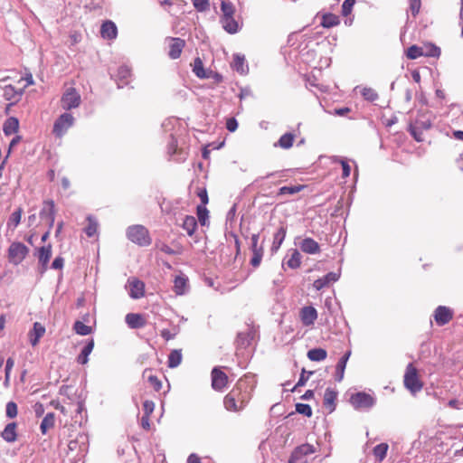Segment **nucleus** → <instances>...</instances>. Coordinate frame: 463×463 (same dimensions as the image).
Listing matches in <instances>:
<instances>
[{"label": "nucleus", "instance_id": "obj_1", "mask_svg": "<svg viewBox=\"0 0 463 463\" xmlns=\"http://www.w3.org/2000/svg\"><path fill=\"white\" fill-rule=\"evenodd\" d=\"M250 398V391L246 383L240 380L231 392L226 394L223 404L226 410L237 412L246 407Z\"/></svg>", "mask_w": 463, "mask_h": 463}, {"label": "nucleus", "instance_id": "obj_2", "mask_svg": "<svg viewBox=\"0 0 463 463\" xmlns=\"http://www.w3.org/2000/svg\"><path fill=\"white\" fill-rule=\"evenodd\" d=\"M127 237L132 242L142 247L151 244L148 230L140 224L129 226L127 230Z\"/></svg>", "mask_w": 463, "mask_h": 463}, {"label": "nucleus", "instance_id": "obj_3", "mask_svg": "<svg viewBox=\"0 0 463 463\" xmlns=\"http://www.w3.org/2000/svg\"><path fill=\"white\" fill-rule=\"evenodd\" d=\"M89 447V439L88 436L84 433H79L75 439H71L68 443V454L75 452V456L72 457V459H80L82 458L87 451Z\"/></svg>", "mask_w": 463, "mask_h": 463}, {"label": "nucleus", "instance_id": "obj_4", "mask_svg": "<svg viewBox=\"0 0 463 463\" xmlns=\"http://www.w3.org/2000/svg\"><path fill=\"white\" fill-rule=\"evenodd\" d=\"M52 254V246L51 243L36 248L34 255L38 259V271L41 275H43L49 268V261Z\"/></svg>", "mask_w": 463, "mask_h": 463}, {"label": "nucleus", "instance_id": "obj_5", "mask_svg": "<svg viewBox=\"0 0 463 463\" xmlns=\"http://www.w3.org/2000/svg\"><path fill=\"white\" fill-rule=\"evenodd\" d=\"M403 382L405 387L413 393L421 390L422 383L418 377L417 369L412 365V364H409L407 365Z\"/></svg>", "mask_w": 463, "mask_h": 463}, {"label": "nucleus", "instance_id": "obj_6", "mask_svg": "<svg viewBox=\"0 0 463 463\" xmlns=\"http://www.w3.org/2000/svg\"><path fill=\"white\" fill-rule=\"evenodd\" d=\"M350 403L355 410H369L375 404V399L364 392H359L352 394Z\"/></svg>", "mask_w": 463, "mask_h": 463}, {"label": "nucleus", "instance_id": "obj_7", "mask_svg": "<svg viewBox=\"0 0 463 463\" xmlns=\"http://www.w3.org/2000/svg\"><path fill=\"white\" fill-rule=\"evenodd\" d=\"M29 249L22 242H13L8 249V259L14 265L20 264L27 256Z\"/></svg>", "mask_w": 463, "mask_h": 463}, {"label": "nucleus", "instance_id": "obj_8", "mask_svg": "<svg viewBox=\"0 0 463 463\" xmlns=\"http://www.w3.org/2000/svg\"><path fill=\"white\" fill-rule=\"evenodd\" d=\"M73 124V116L70 113H63L55 120L52 132L56 137H61Z\"/></svg>", "mask_w": 463, "mask_h": 463}, {"label": "nucleus", "instance_id": "obj_9", "mask_svg": "<svg viewBox=\"0 0 463 463\" xmlns=\"http://www.w3.org/2000/svg\"><path fill=\"white\" fill-rule=\"evenodd\" d=\"M80 95L75 88L70 87L63 93L61 104L63 109L70 110L78 108L80 104Z\"/></svg>", "mask_w": 463, "mask_h": 463}, {"label": "nucleus", "instance_id": "obj_10", "mask_svg": "<svg viewBox=\"0 0 463 463\" xmlns=\"http://www.w3.org/2000/svg\"><path fill=\"white\" fill-rule=\"evenodd\" d=\"M212 387L215 391H222L223 388L227 385L228 376L225 373L220 370L217 367H214L212 370Z\"/></svg>", "mask_w": 463, "mask_h": 463}, {"label": "nucleus", "instance_id": "obj_11", "mask_svg": "<svg viewBox=\"0 0 463 463\" xmlns=\"http://www.w3.org/2000/svg\"><path fill=\"white\" fill-rule=\"evenodd\" d=\"M453 317L452 311L444 306H439L434 311V319L439 326L448 324Z\"/></svg>", "mask_w": 463, "mask_h": 463}, {"label": "nucleus", "instance_id": "obj_12", "mask_svg": "<svg viewBox=\"0 0 463 463\" xmlns=\"http://www.w3.org/2000/svg\"><path fill=\"white\" fill-rule=\"evenodd\" d=\"M129 296L134 299H138L145 295V283L138 279H128Z\"/></svg>", "mask_w": 463, "mask_h": 463}, {"label": "nucleus", "instance_id": "obj_13", "mask_svg": "<svg viewBox=\"0 0 463 463\" xmlns=\"http://www.w3.org/2000/svg\"><path fill=\"white\" fill-rule=\"evenodd\" d=\"M171 41L169 45L168 55L171 59L175 60L181 56L182 51L185 46V41L181 38H168Z\"/></svg>", "mask_w": 463, "mask_h": 463}, {"label": "nucleus", "instance_id": "obj_14", "mask_svg": "<svg viewBox=\"0 0 463 463\" xmlns=\"http://www.w3.org/2000/svg\"><path fill=\"white\" fill-rule=\"evenodd\" d=\"M300 317L304 326H311L317 318V309L311 306L304 307L300 311Z\"/></svg>", "mask_w": 463, "mask_h": 463}, {"label": "nucleus", "instance_id": "obj_15", "mask_svg": "<svg viewBox=\"0 0 463 463\" xmlns=\"http://www.w3.org/2000/svg\"><path fill=\"white\" fill-rule=\"evenodd\" d=\"M300 250L307 254H317L320 252L319 244L312 238H305L299 244Z\"/></svg>", "mask_w": 463, "mask_h": 463}, {"label": "nucleus", "instance_id": "obj_16", "mask_svg": "<svg viewBox=\"0 0 463 463\" xmlns=\"http://www.w3.org/2000/svg\"><path fill=\"white\" fill-rule=\"evenodd\" d=\"M125 321L132 329L142 328L146 325L143 316L137 313H128L125 317Z\"/></svg>", "mask_w": 463, "mask_h": 463}, {"label": "nucleus", "instance_id": "obj_17", "mask_svg": "<svg viewBox=\"0 0 463 463\" xmlns=\"http://www.w3.org/2000/svg\"><path fill=\"white\" fill-rule=\"evenodd\" d=\"M287 234V227L280 225L273 235V241L270 248L272 252H277L283 243Z\"/></svg>", "mask_w": 463, "mask_h": 463}, {"label": "nucleus", "instance_id": "obj_18", "mask_svg": "<svg viewBox=\"0 0 463 463\" xmlns=\"http://www.w3.org/2000/svg\"><path fill=\"white\" fill-rule=\"evenodd\" d=\"M45 333V327L39 322H35L33 324V330L29 332L30 343L33 346L38 345L41 337L43 336Z\"/></svg>", "mask_w": 463, "mask_h": 463}, {"label": "nucleus", "instance_id": "obj_19", "mask_svg": "<svg viewBox=\"0 0 463 463\" xmlns=\"http://www.w3.org/2000/svg\"><path fill=\"white\" fill-rule=\"evenodd\" d=\"M100 33L104 39H115L118 33L116 24L111 21L104 22L100 28Z\"/></svg>", "mask_w": 463, "mask_h": 463}, {"label": "nucleus", "instance_id": "obj_20", "mask_svg": "<svg viewBox=\"0 0 463 463\" xmlns=\"http://www.w3.org/2000/svg\"><path fill=\"white\" fill-rule=\"evenodd\" d=\"M40 217L42 219L47 218L49 221V230L54 223V203L52 201L45 202L44 206L40 212Z\"/></svg>", "mask_w": 463, "mask_h": 463}, {"label": "nucleus", "instance_id": "obj_21", "mask_svg": "<svg viewBox=\"0 0 463 463\" xmlns=\"http://www.w3.org/2000/svg\"><path fill=\"white\" fill-rule=\"evenodd\" d=\"M337 397V392L331 388H326L324 395V406L332 412L335 410V400Z\"/></svg>", "mask_w": 463, "mask_h": 463}, {"label": "nucleus", "instance_id": "obj_22", "mask_svg": "<svg viewBox=\"0 0 463 463\" xmlns=\"http://www.w3.org/2000/svg\"><path fill=\"white\" fill-rule=\"evenodd\" d=\"M432 125V117L428 112L419 113L415 124L413 126H417L420 130H427L430 128Z\"/></svg>", "mask_w": 463, "mask_h": 463}, {"label": "nucleus", "instance_id": "obj_23", "mask_svg": "<svg viewBox=\"0 0 463 463\" xmlns=\"http://www.w3.org/2000/svg\"><path fill=\"white\" fill-rule=\"evenodd\" d=\"M188 279L184 275L176 276L174 280V291L176 295H184L187 291Z\"/></svg>", "mask_w": 463, "mask_h": 463}, {"label": "nucleus", "instance_id": "obj_24", "mask_svg": "<svg viewBox=\"0 0 463 463\" xmlns=\"http://www.w3.org/2000/svg\"><path fill=\"white\" fill-rule=\"evenodd\" d=\"M351 355V351L345 353L338 361L335 368V381L341 382L344 378L346 363Z\"/></svg>", "mask_w": 463, "mask_h": 463}, {"label": "nucleus", "instance_id": "obj_25", "mask_svg": "<svg viewBox=\"0 0 463 463\" xmlns=\"http://www.w3.org/2000/svg\"><path fill=\"white\" fill-rule=\"evenodd\" d=\"M19 121L14 117L8 118L3 126V131L5 136H11L18 131Z\"/></svg>", "mask_w": 463, "mask_h": 463}, {"label": "nucleus", "instance_id": "obj_26", "mask_svg": "<svg viewBox=\"0 0 463 463\" xmlns=\"http://www.w3.org/2000/svg\"><path fill=\"white\" fill-rule=\"evenodd\" d=\"M1 437L7 442H14L16 440V424L14 422L8 423L1 432Z\"/></svg>", "mask_w": 463, "mask_h": 463}, {"label": "nucleus", "instance_id": "obj_27", "mask_svg": "<svg viewBox=\"0 0 463 463\" xmlns=\"http://www.w3.org/2000/svg\"><path fill=\"white\" fill-rule=\"evenodd\" d=\"M94 347V340L90 339L81 350L80 354L77 357V362L80 364H86L89 361V355L92 352Z\"/></svg>", "mask_w": 463, "mask_h": 463}, {"label": "nucleus", "instance_id": "obj_28", "mask_svg": "<svg viewBox=\"0 0 463 463\" xmlns=\"http://www.w3.org/2000/svg\"><path fill=\"white\" fill-rule=\"evenodd\" d=\"M295 140V135L292 133H286L282 135L277 143L274 144L275 146H279L283 149H288L293 146V142Z\"/></svg>", "mask_w": 463, "mask_h": 463}, {"label": "nucleus", "instance_id": "obj_29", "mask_svg": "<svg viewBox=\"0 0 463 463\" xmlns=\"http://www.w3.org/2000/svg\"><path fill=\"white\" fill-rule=\"evenodd\" d=\"M23 93V90H16L12 85H6L4 89V97L7 100H18Z\"/></svg>", "mask_w": 463, "mask_h": 463}, {"label": "nucleus", "instance_id": "obj_30", "mask_svg": "<svg viewBox=\"0 0 463 463\" xmlns=\"http://www.w3.org/2000/svg\"><path fill=\"white\" fill-rule=\"evenodd\" d=\"M183 228L186 231L189 236H192L197 228V221L195 217L192 215H186L183 222Z\"/></svg>", "mask_w": 463, "mask_h": 463}, {"label": "nucleus", "instance_id": "obj_31", "mask_svg": "<svg viewBox=\"0 0 463 463\" xmlns=\"http://www.w3.org/2000/svg\"><path fill=\"white\" fill-rule=\"evenodd\" d=\"M55 421V415L52 412L47 413L43 419L40 429L43 434H46L47 431L53 428Z\"/></svg>", "mask_w": 463, "mask_h": 463}, {"label": "nucleus", "instance_id": "obj_32", "mask_svg": "<svg viewBox=\"0 0 463 463\" xmlns=\"http://www.w3.org/2000/svg\"><path fill=\"white\" fill-rule=\"evenodd\" d=\"M221 23L223 29L229 33H235L238 31V23L233 17H222Z\"/></svg>", "mask_w": 463, "mask_h": 463}, {"label": "nucleus", "instance_id": "obj_33", "mask_svg": "<svg viewBox=\"0 0 463 463\" xmlns=\"http://www.w3.org/2000/svg\"><path fill=\"white\" fill-rule=\"evenodd\" d=\"M327 353L323 348H314L307 352V357L311 361L320 362L326 358Z\"/></svg>", "mask_w": 463, "mask_h": 463}, {"label": "nucleus", "instance_id": "obj_34", "mask_svg": "<svg viewBox=\"0 0 463 463\" xmlns=\"http://www.w3.org/2000/svg\"><path fill=\"white\" fill-rule=\"evenodd\" d=\"M286 264L290 269H298L301 264V254L298 250H293L291 255L286 260Z\"/></svg>", "mask_w": 463, "mask_h": 463}, {"label": "nucleus", "instance_id": "obj_35", "mask_svg": "<svg viewBox=\"0 0 463 463\" xmlns=\"http://www.w3.org/2000/svg\"><path fill=\"white\" fill-rule=\"evenodd\" d=\"M388 444L387 443H380L373 449V455L378 459L379 462H382L386 457L388 451Z\"/></svg>", "mask_w": 463, "mask_h": 463}, {"label": "nucleus", "instance_id": "obj_36", "mask_svg": "<svg viewBox=\"0 0 463 463\" xmlns=\"http://www.w3.org/2000/svg\"><path fill=\"white\" fill-rule=\"evenodd\" d=\"M182 361V354L180 350H173L168 356V366L170 368L177 367Z\"/></svg>", "mask_w": 463, "mask_h": 463}, {"label": "nucleus", "instance_id": "obj_37", "mask_svg": "<svg viewBox=\"0 0 463 463\" xmlns=\"http://www.w3.org/2000/svg\"><path fill=\"white\" fill-rule=\"evenodd\" d=\"M339 24V18L332 14H325L322 18L321 24L326 28H331Z\"/></svg>", "mask_w": 463, "mask_h": 463}, {"label": "nucleus", "instance_id": "obj_38", "mask_svg": "<svg viewBox=\"0 0 463 463\" xmlns=\"http://www.w3.org/2000/svg\"><path fill=\"white\" fill-rule=\"evenodd\" d=\"M196 213L198 217V221L202 226L206 225L209 218V211L203 205H198L196 208Z\"/></svg>", "mask_w": 463, "mask_h": 463}, {"label": "nucleus", "instance_id": "obj_39", "mask_svg": "<svg viewBox=\"0 0 463 463\" xmlns=\"http://www.w3.org/2000/svg\"><path fill=\"white\" fill-rule=\"evenodd\" d=\"M406 56L411 60L418 59L423 56V47H419L417 45H411L406 51Z\"/></svg>", "mask_w": 463, "mask_h": 463}, {"label": "nucleus", "instance_id": "obj_40", "mask_svg": "<svg viewBox=\"0 0 463 463\" xmlns=\"http://www.w3.org/2000/svg\"><path fill=\"white\" fill-rule=\"evenodd\" d=\"M73 329L80 335H87L91 332V327L85 325L81 321H76L74 323Z\"/></svg>", "mask_w": 463, "mask_h": 463}, {"label": "nucleus", "instance_id": "obj_41", "mask_svg": "<svg viewBox=\"0 0 463 463\" xmlns=\"http://www.w3.org/2000/svg\"><path fill=\"white\" fill-rule=\"evenodd\" d=\"M244 62H245V57L243 55L235 54L233 57L232 67L238 72L243 73L245 71Z\"/></svg>", "mask_w": 463, "mask_h": 463}, {"label": "nucleus", "instance_id": "obj_42", "mask_svg": "<svg viewBox=\"0 0 463 463\" xmlns=\"http://www.w3.org/2000/svg\"><path fill=\"white\" fill-rule=\"evenodd\" d=\"M193 71L194 74L201 79H204L207 77L203 69V61L200 58L194 59Z\"/></svg>", "mask_w": 463, "mask_h": 463}, {"label": "nucleus", "instance_id": "obj_43", "mask_svg": "<svg viewBox=\"0 0 463 463\" xmlns=\"http://www.w3.org/2000/svg\"><path fill=\"white\" fill-rule=\"evenodd\" d=\"M303 185H291V186H283L280 187L279 190V195H285V194H295L297 193H299L303 189Z\"/></svg>", "mask_w": 463, "mask_h": 463}, {"label": "nucleus", "instance_id": "obj_44", "mask_svg": "<svg viewBox=\"0 0 463 463\" xmlns=\"http://www.w3.org/2000/svg\"><path fill=\"white\" fill-rule=\"evenodd\" d=\"M440 54V49L433 44L425 45L423 47V56L438 57Z\"/></svg>", "mask_w": 463, "mask_h": 463}, {"label": "nucleus", "instance_id": "obj_45", "mask_svg": "<svg viewBox=\"0 0 463 463\" xmlns=\"http://www.w3.org/2000/svg\"><path fill=\"white\" fill-rule=\"evenodd\" d=\"M362 95L368 101H375L379 98L378 93L372 88H364Z\"/></svg>", "mask_w": 463, "mask_h": 463}, {"label": "nucleus", "instance_id": "obj_46", "mask_svg": "<svg viewBox=\"0 0 463 463\" xmlns=\"http://www.w3.org/2000/svg\"><path fill=\"white\" fill-rule=\"evenodd\" d=\"M89 224L85 228V232L89 237H92L96 234L98 229V223L91 217H88Z\"/></svg>", "mask_w": 463, "mask_h": 463}, {"label": "nucleus", "instance_id": "obj_47", "mask_svg": "<svg viewBox=\"0 0 463 463\" xmlns=\"http://www.w3.org/2000/svg\"><path fill=\"white\" fill-rule=\"evenodd\" d=\"M312 374H313L312 371L307 372L305 369H302L300 377H299L297 384L293 387V389L291 391L294 392L298 387L305 385L306 383L308 381L309 376Z\"/></svg>", "mask_w": 463, "mask_h": 463}, {"label": "nucleus", "instance_id": "obj_48", "mask_svg": "<svg viewBox=\"0 0 463 463\" xmlns=\"http://www.w3.org/2000/svg\"><path fill=\"white\" fill-rule=\"evenodd\" d=\"M296 411L299 414L305 415L307 417L312 416V409L310 405L306 403H297L296 404Z\"/></svg>", "mask_w": 463, "mask_h": 463}, {"label": "nucleus", "instance_id": "obj_49", "mask_svg": "<svg viewBox=\"0 0 463 463\" xmlns=\"http://www.w3.org/2000/svg\"><path fill=\"white\" fill-rule=\"evenodd\" d=\"M17 405L14 402H7L6 404V408H5V413H6V416L10 419H14L17 416Z\"/></svg>", "mask_w": 463, "mask_h": 463}, {"label": "nucleus", "instance_id": "obj_50", "mask_svg": "<svg viewBox=\"0 0 463 463\" xmlns=\"http://www.w3.org/2000/svg\"><path fill=\"white\" fill-rule=\"evenodd\" d=\"M21 217H22V210L18 209L11 214L7 225L8 226L13 225L14 227H16L21 222Z\"/></svg>", "mask_w": 463, "mask_h": 463}, {"label": "nucleus", "instance_id": "obj_51", "mask_svg": "<svg viewBox=\"0 0 463 463\" xmlns=\"http://www.w3.org/2000/svg\"><path fill=\"white\" fill-rule=\"evenodd\" d=\"M221 9L222 11V17H232L234 12L232 5L229 2H222Z\"/></svg>", "mask_w": 463, "mask_h": 463}, {"label": "nucleus", "instance_id": "obj_52", "mask_svg": "<svg viewBox=\"0 0 463 463\" xmlns=\"http://www.w3.org/2000/svg\"><path fill=\"white\" fill-rule=\"evenodd\" d=\"M14 365V360L12 357H9L6 360L5 369V386H8V384H9L10 373H11V371H12Z\"/></svg>", "mask_w": 463, "mask_h": 463}, {"label": "nucleus", "instance_id": "obj_53", "mask_svg": "<svg viewBox=\"0 0 463 463\" xmlns=\"http://www.w3.org/2000/svg\"><path fill=\"white\" fill-rule=\"evenodd\" d=\"M193 5L199 12L206 11L210 7L209 0H193Z\"/></svg>", "mask_w": 463, "mask_h": 463}, {"label": "nucleus", "instance_id": "obj_54", "mask_svg": "<svg viewBox=\"0 0 463 463\" xmlns=\"http://www.w3.org/2000/svg\"><path fill=\"white\" fill-rule=\"evenodd\" d=\"M355 4V0H345L342 4V14L347 16L351 14L353 7Z\"/></svg>", "mask_w": 463, "mask_h": 463}, {"label": "nucleus", "instance_id": "obj_55", "mask_svg": "<svg viewBox=\"0 0 463 463\" xmlns=\"http://www.w3.org/2000/svg\"><path fill=\"white\" fill-rule=\"evenodd\" d=\"M259 234L255 233V234H252L251 235V244H250V250L252 251V253H256V252H263V248L262 246H259L258 243H259Z\"/></svg>", "mask_w": 463, "mask_h": 463}, {"label": "nucleus", "instance_id": "obj_56", "mask_svg": "<svg viewBox=\"0 0 463 463\" xmlns=\"http://www.w3.org/2000/svg\"><path fill=\"white\" fill-rule=\"evenodd\" d=\"M298 449L300 454L303 455V457L313 454L316 451L314 446L308 443L302 444L298 446Z\"/></svg>", "mask_w": 463, "mask_h": 463}, {"label": "nucleus", "instance_id": "obj_57", "mask_svg": "<svg viewBox=\"0 0 463 463\" xmlns=\"http://www.w3.org/2000/svg\"><path fill=\"white\" fill-rule=\"evenodd\" d=\"M409 131L416 141H422V132L417 126L410 125Z\"/></svg>", "mask_w": 463, "mask_h": 463}, {"label": "nucleus", "instance_id": "obj_58", "mask_svg": "<svg viewBox=\"0 0 463 463\" xmlns=\"http://www.w3.org/2000/svg\"><path fill=\"white\" fill-rule=\"evenodd\" d=\"M155 409V403L152 401H145L143 403L144 416H149L152 414Z\"/></svg>", "mask_w": 463, "mask_h": 463}, {"label": "nucleus", "instance_id": "obj_59", "mask_svg": "<svg viewBox=\"0 0 463 463\" xmlns=\"http://www.w3.org/2000/svg\"><path fill=\"white\" fill-rule=\"evenodd\" d=\"M420 9V0H410V11L413 16H416Z\"/></svg>", "mask_w": 463, "mask_h": 463}, {"label": "nucleus", "instance_id": "obj_60", "mask_svg": "<svg viewBox=\"0 0 463 463\" xmlns=\"http://www.w3.org/2000/svg\"><path fill=\"white\" fill-rule=\"evenodd\" d=\"M148 381L153 386L154 390L158 392L162 388V383L161 381L156 376V375H149Z\"/></svg>", "mask_w": 463, "mask_h": 463}, {"label": "nucleus", "instance_id": "obj_61", "mask_svg": "<svg viewBox=\"0 0 463 463\" xmlns=\"http://www.w3.org/2000/svg\"><path fill=\"white\" fill-rule=\"evenodd\" d=\"M303 458V455L300 454V452L298 451V447L296 449H294V450L291 452L290 456H289V458H288V463H297L298 460H300L301 458Z\"/></svg>", "mask_w": 463, "mask_h": 463}, {"label": "nucleus", "instance_id": "obj_62", "mask_svg": "<svg viewBox=\"0 0 463 463\" xmlns=\"http://www.w3.org/2000/svg\"><path fill=\"white\" fill-rule=\"evenodd\" d=\"M63 265H64V259L61 256H58L53 260V261L51 265V268L53 269H61L63 268Z\"/></svg>", "mask_w": 463, "mask_h": 463}, {"label": "nucleus", "instance_id": "obj_63", "mask_svg": "<svg viewBox=\"0 0 463 463\" xmlns=\"http://www.w3.org/2000/svg\"><path fill=\"white\" fill-rule=\"evenodd\" d=\"M238 128V122L234 118H230L226 121V128L230 132H234Z\"/></svg>", "mask_w": 463, "mask_h": 463}, {"label": "nucleus", "instance_id": "obj_64", "mask_svg": "<svg viewBox=\"0 0 463 463\" xmlns=\"http://www.w3.org/2000/svg\"><path fill=\"white\" fill-rule=\"evenodd\" d=\"M314 288L317 289V290H320L322 288H324L325 287H327L328 284L325 279V277L323 278H320V279H317L314 281V284H313Z\"/></svg>", "mask_w": 463, "mask_h": 463}]
</instances>
